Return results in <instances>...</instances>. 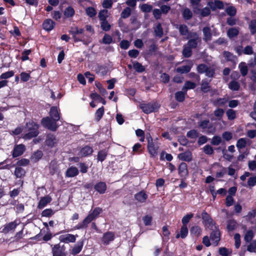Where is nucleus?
<instances>
[{"label": "nucleus", "instance_id": "obj_1", "mask_svg": "<svg viewBox=\"0 0 256 256\" xmlns=\"http://www.w3.org/2000/svg\"><path fill=\"white\" fill-rule=\"evenodd\" d=\"M69 32L72 36L74 42H81L84 44L88 45L92 40L91 36L85 32L84 28L78 26L72 27Z\"/></svg>", "mask_w": 256, "mask_h": 256}, {"label": "nucleus", "instance_id": "obj_2", "mask_svg": "<svg viewBox=\"0 0 256 256\" xmlns=\"http://www.w3.org/2000/svg\"><path fill=\"white\" fill-rule=\"evenodd\" d=\"M38 126L33 121H30L26 123L25 128V134L23 138L25 140H29L37 136L38 134Z\"/></svg>", "mask_w": 256, "mask_h": 256}, {"label": "nucleus", "instance_id": "obj_3", "mask_svg": "<svg viewBox=\"0 0 256 256\" xmlns=\"http://www.w3.org/2000/svg\"><path fill=\"white\" fill-rule=\"evenodd\" d=\"M140 108L145 114H150L157 111L160 108L159 104L156 102L142 103L140 106Z\"/></svg>", "mask_w": 256, "mask_h": 256}, {"label": "nucleus", "instance_id": "obj_4", "mask_svg": "<svg viewBox=\"0 0 256 256\" xmlns=\"http://www.w3.org/2000/svg\"><path fill=\"white\" fill-rule=\"evenodd\" d=\"M52 256H66V248L64 244L58 243L52 246Z\"/></svg>", "mask_w": 256, "mask_h": 256}, {"label": "nucleus", "instance_id": "obj_5", "mask_svg": "<svg viewBox=\"0 0 256 256\" xmlns=\"http://www.w3.org/2000/svg\"><path fill=\"white\" fill-rule=\"evenodd\" d=\"M62 233L63 232L61 231L60 232V235L58 236V240L60 242L65 244L75 242L76 238L78 236L77 234L74 235L68 233Z\"/></svg>", "mask_w": 256, "mask_h": 256}, {"label": "nucleus", "instance_id": "obj_6", "mask_svg": "<svg viewBox=\"0 0 256 256\" xmlns=\"http://www.w3.org/2000/svg\"><path fill=\"white\" fill-rule=\"evenodd\" d=\"M188 38L190 40L186 44L191 48H196L198 43L201 42V38L196 32L190 33Z\"/></svg>", "mask_w": 256, "mask_h": 256}, {"label": "nucleus", "instance_id": "obj_7", "mask_svg": "<svg viewBox=\"0 0 256 256\" xmlns=\"http://www.w3.org/2000/svg\"><path fill=\"white\" fill-rule=\"evenodd\" d=\"M56 122L49 117H46L42 120L41 122L44 127L51 130L56 131L58 127Z\"/></svg>", "mask_w": 256, "mask_h": 256}, {"label": "nucleus", "instance_id": "obj_8", "mask_svg": "<svg viewBox=\"0 0 256 256\" xmlns=\"http://www.w3.org/2000/svg\"><path fill=\"white\" fill-rule=\"evenodd\" d=\"M202 218L204 222L205 226L210 230H213L214 226V222L210 216L205 211L202 214Z\"/></svg>", "mask_w": 256, "mask_h": 256}, {"label": "nucleus", "instance_id": "obj_9", "mask_svg": "<svg viewBox=\"0 0 256 256\" xmlns=\"http://www.w3.org/2000/svg\"><path fill=\"white\" fill-rule=\"evenodd\" d=\"M220 230L215 228V230H214L211 232L210 235V240L212 241V244L214 246H216L218 244V242L220 240Z\"/></svg>", "mask_w": 256, "mask_h": 256}, {"label": "nucleus", "instance_id": "obj_10", "mask_svg": "<svg viewBox=\"0 0 256 256\" xmlns=\"http://www.w3.org/2000/svg\"><path fill=\"white\" fill-rule=\"evenodd\" d=\"M25 150V146L22 144L16 145L12 151V155L13 158H16L22 155Z\"/></svg>", "mask_w": 256, "mask_h": 256}, {"label": "nucleus", "instance_id": "obj_11", "mask_svg": "<svg viewBox=\"0 0 256 256\" xmlns=\"http://www.w3.org/2000/svg\"><path fill=\"white\" fill-rule=\"evenodd\" d=\"M207 4L212 10L224 8L223 2L220 0H215L214 2L209 0Z\"/></svg>", "mask_w": 256, "mask_h": 256}, {"label": "nucleus", "instance_id": "obj_12", "mask_svg": "<svg viewBox=\"0 0 256 256\" xmlns=\"http://www.w3.org/2000/svg\"><path fill=\"white\" fill-rule=\"evenodd\" d=\"M20 223V222L19 221L16 220L7 224L4 225L2 232L4 233H8L11 231H14Z\"/></svg>", "mask_w": 256, "mask_h": 256}, {"label": "nucleus", "instance_id": "obj_13", "mask_svg": "<svg viewBox=\"0 0 256 256\" xmlns=\"http://www.w3.org/2000/svg\"><path fill=\"white\" fill-rule=\"evenodd\" d=\"M114 238V233L111 232H108L104 234L102 242L103 244L106 245L110 242L113 241Z\"/></svg>", "mask_w": 256, "mask_h": 256}, {"label": "nucleus", "instance_id": "obj_14", "mask_svg": "<svg viewBox=\"0 0 256 256\" xmlns=\"http://www.w3.org/2000/svg\"><path fill=\"white\" fill-rule=\"evenodd\" d=\"M187 64L178 67L176 68V71L180 74L188 73L190 70L193 66V62L192 60H188Z\"/></svg>", "mask_w": 256, "mask_h": 256}, {"label": "nucleus", "instance_id": "obj_15", "mask_svg": "<svg viewBox=\"0 0 256 256\" xmlns=\"http://www.w3.org/2000/svg\"><path fill=\"white\" fill-rule=\"evenodd\" d=\"M46 145L50 147L55 146L58 142V140L52 134H48L45 141Z\"/></svg>", "mask_w": 256, "mask_h": 256}, {"label": "nucleus", "instance_id": "obj_16", "mask_svg": "<svg viewBox=\"0 0 256 256\" xmlns=\"http://www.w3.org/2000/svg\"><path fill=\"white\" fill-rule=\"evenodd\" d=\"M83 245V242H78L72 247V249L70 250V254L72 255H76L79 254L82 250Z\"/></svg>", "mask_w": 256, "mask_h": 256}, {"label": "nucleus", "instance_id": "obj_17", "mask_svg": "<svg viewBox=\"0 0 256 256\" xmlns=\"http://www.w3.org/2000/svg\"><path fill=\"white\" fill-rule=\"evenodd\" d=\"M178 174L180 176L185 178L188 175L187 165L185 162H182L178 166Z\"/></svg>", "mask_w": 256, "mask_h": 256}, {"label": "nucleus", "instance_id": "obj_18", "mask_svg": "<svg viewBox=\"0 0 256 256\" xmlns=\"http://www.w3.org/2000/svg\"><path fill=\"white\" fill-rule=\"evenodd\" d=\"M52 198L48 196L42 198L38 202V208L39 209L43 208L48 204H49L52 201Z\"/></svg>", "mask_w": 256, "mask_h": 256}, {"label": "nucleus", "instance_id": "obj_19", "mask_svg": "<svg viewBox=\"0 0 256 256\" xmlns=\"http://www.w3.org/2000/svg\"><path fill=\"white\" fill-rule=\"evenodd\" d=\"M202 32L204 34V40L206 42L210 41L212 40V30L208 26H205L202 29Z\"/></svg>", "mask_w": 256, "mask_h": 256}, {"label": "nucleus", "instance_id": "obj_20", "mask_svg": "<svg viewBox=\"0 0 256 256\" xmlns=\"http://www.w3.org/2000/svg\"><path fill=\"white\" fill-rule=\"evenodd\" d=\"M78 169L75 166H72L67 170L66 176L68 178L74 177L78 175Z\"/></svg>", "mask_w": 256, "mask_h": 256}, {"label": "nucleus", "instance_id": "obj_21", "mask_svg": "<svg viewBox=\"0 0 256 256\" xmlns=\"http://www.w3.org/2000/svg\"><path fill=\"white\" fill-rule=\"evenodd\" d=\"M178 158L184 161L190 162L192 160V154L190 151H187L184 152L178 155Z\"/></svg>", "mask_w": 256, "mask_h": 256}, {"label": "nucleus", "instance_id": "obj_22", "mask_svg": "<svg viewBox=\"0 0 256 256\" xmlns=\"http://www.w3.org/2000/svg\"><path fill=\"white\" fill-rule=\"evenodd\" d=\"M55 26V22L51 19H47L45 20L43 23L44 28L47 30L50 31L52 30Z\"/></svg>", "mask_w": 256, "mask_h": 256}, {"label": "nucleus", "instance_id": "obj_23", "mask_svg": "<svg viewBox=\"0 0 256 256\" xmlns=\"http://www.w3.org/2000/svg\"><path fill=\"white\" fill-rule=\"evenodd\" d=\"M154 33L156 36L162 38L164 34L163 28L160 22L156 24L154 27Z\"/></svg>", "mask_w": 256, "mask_h": 256}, {"label": "nucleus", "instance_id": "obj_24", "mask_svg": "<svg viewBox=\"0 0 256 256\" xmlns=\"http://www.w3.org/2000/svg\"><path fill=\"white\" fill-rule=\"evenodd\" d=\"M50 118L58 121L60 119L59 113L56 106H52L50 112Z\"/></svg>", "mask_w": 256, "mask_h": 256}, {"label": "nucleus", "instance_id": "obj_25", "mask_svg": "<svg viewBox=\"0 0 256 256\" xmlns=\"http://www.w3.org/2000/svg\"><path fill=\"white\" fill-rule=\"evenodd\" d=\"M92 152L93 150L92 148L88 146H86L81 149L78 155L81 156H87L90 155Z\"/></svg>", "mask_w": 256, "mask_h": 256}, {"label": "nucleus", "instance_id": "obj_26", "mask_svg": "<svg viewBox=\"0 0 256 256\" xmlns=\"http://www.w3.org/2000/svg\"><path fill=\"white\" fill-rule=\"evenodd\" d=\"M148 148L151 156H154L156 154L157 148L155 146L152 140H151V141L149 139L148 140Z\"/></svg>", "mask_w": 256, "mask_h": 256}, {"label": "nucleus", "instance_id": "obj_27", "mask_svg": "<svg viewBox=\"0 0 256 256\" xmlns=\"http://www.w3.org/2000/svg\"><path fill=\"white\" fill-rule=\"evenodd\" d=\"M135 198L140 202H144L148 198V195L144 191H141L135 194Z\"/></svg>", "mask_w": 256, "mask_h": 256}, {"label": "nucleus", "instance_id": "obj_28", "mask_svg": "<svg viewBox=\"0 0 256 256\" xmlns=\"http://www.w3.org/2000/svg\"><path fill=\"white\" fill-rule=\"evenodd\" d=\"M94 188L100 194H104L106 189V186L105 182H99L95 185Z\"/></svg>", "mask_w": 256, "mask_h": 256}, {"label": "nucleus", "instance_id": "obj_29", "mask_svg": "<svg viewBox=\"0 0 256 256\" xmlns=\"http://www.w3.org/2000/svg\"><path fill=\"white\" fill-rule=\"evenodd\" d=\"M211 11L210 7L206 6L202 9L198 8V12H195L196 14H200L202 17H206L210 14Z\"/></svg>", "mask_w": 256, "mask_h": 256}, {"label": "nucleus", "instance_id": "obj_30", "mask_svg": "<svg viewBox=\"0 0 256 256\" xmlns=\"http://www.w3.org/2000/svg\"><path fill=\"white\" fill-rule=\"evenodd\" d=\"M188 234V229L186 226H182L180 228V234H178L176 236V238H178L180 237L182 238H185Z\"/></svg>", "mask_w": 256, "mask_h": 256}, {"label": "nucleus", "instance_id": "obj_31", "mask_svg": "<svg viewBox=\"0 0 256 256\" xmlns=\"http://www.w3.org/2000/svg\"><path fill=\"white\" fill-rule=\"evenodd\" d=\"M176 28L178 29L180 34L182 36H186L188 33V28L185 24L177 25Z\"/></svg>", "mask_w": 256, "mask_h": 256}, {"label": "nucleus", "instance_id": "obj_32", "mask_svg": "<svg viewBox=\"0 0 256 256\" xmlns=\"http://www.w3.org/2000/svg\"><path fill=\"white\" fill-rule=\"evenodd\" d=\"M42 151L37 150L31 156L30 160L33 162H36L42 158Z\"/></svg>", "mask_w": 256, "mask_h": 256}, {"label": "nucleus", "instance_id": "obj_33", "mask_svg": "<svg viewBox=\"0 0 256 256\" xmlns=\"http://www.w3.org/2000/svg\"><path fill=\"white\" fill-rule=\"evenodd\" d=\"M26 172L20 166L16 168L14 171V175L17 178H21L23 177L25 174Z\"/></svg>", "mask_w": 256, "mask_h": 256}, {"label": "nucleus", "instance_id": "obj_34", "mask_svg": "<svg viewBox=\"0 0 256 256\" xmlns=\"http://www.w3.org/2000/svg\"><path fill=\"white\" fill-rule=\"evenodd\" d=\"M200 1L201 0H190L194 12H198V8L201 6Z\"/></svg>", "mask_w": 256, "mask_h": 256}, {"label": "nucleus", "instance_id": "obj_35", "mask_svg": "<svg viewBox=\"0 0 256 256\" xmlns=\"http://www.w3.org/2000/svg\"><path fill=\"white\" fill-rule=\"evenodd\" d=\"M75 14L74 9L72 6L66 8L64 12V15L66 18H71Z\"/></svg>", "mask_w": 256, "mask_h": 256}, {"label": "nucleus", "instance_id": "obj_36", "mask_svg": "<svg viewBox=\"0 0 256 256\" xmlns=\"http://www.w3.org/2000/svg\"><path fill=\"white\" fill-rule=\"evenodd\" d=\"M133 68L138 72H142L145 70L144 67L137 62H133Z\"/></svg>", "mask_w": 256, "mask_h": 256}, {"label": "nucleus", "instance_id": "obj_37", "mask_svg": "<svg viewBox=\"0 0 256 256\" xmlns=\"http://www.w3.org/2000/svg\"><path fill=\"white\" fill-rule=\"evenodd\" d=\"M192 54V48L188 46L186 44L184 46L182 50V54L185 58H189L191 56Z\"/></svg>", "mask_w": 256, "mask_h": 256}, {"label": "nucleus", "instance_id": "obj_38", "mask_svg": "<svg viewBox=\"0 0 256 256\" xmlns=\"http://www.w3.org/2000/svg\"><path fill=\"white\" fill-rule=\"evenodd\" d=\"M238 68L242 76H246L248 74V66L245 62H240L238 65Z\"/></svg>", "mask_w": 256, "mask_h": 256}, {"label": "nucleus", "instance_id": "obj_39", "mask_svg": "<svg viewBox=\"0 0 256 256\" xmlns=\"http://www.w3.org/2000/svg\"><path fill=\"white\" fill-rule=\"evenodd\" d=\"M237 224L236 220H229L228 222L227 229L228 231L234 230L236 227Z\"/></svg>", "mask_w": 256, "mask_h": 256}, {"label": "nucleus", "instance_id": "obj_40", "mask_svg": "<svg viewBox=\"0 0 256 256\" xmlns=\"http://www.w3.org/2000/svg\"><path fill=\"white\" fill-rule=\"evenodd\" d=\"M192 13L188 8H186L183 10L182 16L185 20H188L192 18Z\"/></svg>", "mask_w": 256, "mask_h": 256}, {"label": "nucleus", "instance_id": "obj_41", "mask_svg": "<svg viewBox=\"0 0 256 256\" xmlns=\"http://www.w3.org/2000/svg\"><path fill=\"white\" fill-rule=\"evenodd\" d=\"M238 34V30L236 28H230L227 32L228 36L229 38H232L236 36Z\"/></svg>", "mask_w": 256, "mask_h": 256}, {"label": "nucleus", "instance_id": "obj_42", "mask_svg": "<svg viewBox=\"0 0 256 256\" xmlns=\"http://www.w3.org/2000/svg\"><path fill=\"white\" fill-rule=\"evenodd\" d=\"M104 114V106H102L99 108L96 112L95 114V118L96 120L97 121H99L100 119L102 118Z\"/></svg>", "mask_w": 256, "mask_h": 256}, {"label": "nucleus", "instance_id": "obj_43", "mask_svg": "<svg viewBox=\"0 0 256 256\" xmlns=\"http://www.w3.org/2000/svg\"><path fill=\"white\" fill-rule=\"evenodd\" d=\"M246 140L245 138H241L239 139L236 142V146L239 150L246 147Z\"/></svg>", "mask_w": 256, "mask_h": 256}, {"label": "nucleus", "instance_id": "obj_44", "mask_svg": "<svg viewBox=\"0 0 256 256\" xmlns=\"http://www.w3.org/2000/svg\"><path fill=\"white\" fill-rule=\"evenodd\" d=\"M100 26L103 30L108 31L111 28L110 24L106 20H103L100 21Z\"/></svg>", "mask_w": 256, "mask_h": 256}, {"label": "nucleus", "instance_id": "obj_45", "mask_svg": "<svg viewBox=\"0 0 256 256\" xmlns=\"http://www.w3.org/2000/svg\"><path fill=\"white\" fill-rule=\"evenodd\" d=\"M228 88L232 90H238L240 88V84L236 81H232L228 84Z\"/></svg>", "mask_w": 256, "mask_h": 256}, {"label": "nucleus", "instance_id": "obj_46", "mask_svg": "<svg viewBox=\"0 0 256 256\" xmlns=\"http://www.w3.org/2000/svg\"><path fill=\"white\" fill-rule=\"evenodd\" d=\"M86 14L90 18L94 16L96 14V10L92 7H88L86 8Z\"/></svg>", "mask_w": 256, "mask_h": 256}, {"label": "nucleus", "instance_id": "obj_47", "mask_svg": "<svg viewBox=\"0 0 256 256\" xmlns=\"http://www.w3.org/2000/svg\"><path fill=\"white\" fill-rule=\"evenodd\" d=\"M108 11L106 10H101L98 13V18L100 20H106L108 16Z\"/></svg>", "mask_w": 256, "mask_h": 256}, {"label": "nucleus", "instance_id": "obj_48", "mask_svg": "<svg viewBox=\"0 0 256 256\" xmlns=\"http://www.w3.org/2000/svg\"><path fill=\"white\" fill-rule=\"evenodd\" d=\"M190 232L192 234L198 236L200 234L202 230L199 226H194L191 228Z\"/></svg>", "mask_w": 256, "mask_h": 256}, {"label": "nucleus", "instance_id": "obj_49", "mask_svg": "<svg viewBox=\"0 0 256 256\" xmlns=\"http://www.w3.org/2000/svg\"><path fill=\"white\" fill-rule=\"evenodd\" d=\"M254 237V232L252 230H248L245 234L244 240L246 242H250Z\"/></svg>", "mask_w": 256, "mask_h": 256}, {"label": "nucleus", "instance_id": "obj_50", "mask_svg": "<svg viewBox=\"0 0 256 256\" xmlns=\"http://www.w3.org/2000/svg\"><path fill=\"white\" fill-rule=\"evenodd\" d=\"M196 87V84L194 82L190 81H186L185 83L184 86L182 90L186 91L188 90L193 89Z\"/></svg>", "mask_w": 256, "mask_h": 256}, {"label": "nucleus", "instance_id": "obj_51", "mask_svg": "<svg viewBox=\"0 0 256 256\" xmlns=\"http://www.w3.org/2000/svg\"><path fill=\"white\" fill-rule=\"evenodd\" d=\"M226 114L229 120H233L236 117V112L232 109L228 110L226 112Z\"/></svg>", "mask_w": 256, "mask_h": 256}, {"label": "nucleus", "instance_id": "obj_52", "mask_svg": "<svg viewBox=\"0 0 256 256\" xmlns=\"http://www.w3.org/2000/svg\"><path fill=\"white\" fill-rule=\"evenodd\" d=\"M227 14L230 16H234L236 14V10L232 6H230L226 9Z\"/></svg>", "mask_w": 256, "mask_h": 256}, {"label": "nucleus", "instance_id": "obj_53", "mask_svg": "<svg viewBox=\"0 0 256 256\" xmlns=\"http://www.w3.org/2000/svg\"><path fill=\"white\" fill-rule=\"evenodd\" d=\"M107 152L104 150H102L98 152L97 159L102 162L105 160Z\"/></svg>", "mask_w": 256, "mask_h": 256}, {"label": "nucleus", "instance_id": "obj_54", "mask_svg": "<svg viewBox=\"0 0 256 256\" xmlns=\"http://www.w3.org/2000/svg\"><path fill=\"white\" fill-rule=\"evenodd\" d=\"M194 214H188L184 216L182 220V222L183 224L182 226H186L190 218H192Z\"/></svg>", "mask_w": 256, "mask_h": 256}, {"label": "nucleus", "instance_id": "obj_55", "mask_svg": "<svg viewBox=\"0 0 256 256\" xmlns=\"http://www.w3.org/2000/svg\"><path fill=\"white\" fill-rule=\"evenodd\" d=\"M185 92H178L176 93L175 97L176 100L178 102H182L184 100Z\"/></svg>", "mask_w": 256, "mask_h": 256}, {"label": "nucleus", "instance_id": "obj_56", "mask_svg": "<svg viewBox=\"0 0 256 256\" xmlns=\"http://www.w3.org/2000/svg\"><path fill=\"white\" fill-rule=\"evenodd\" d=\"M131 14V9L127 7L124 8L121 13V17L123 18H128Z\"/></svg>", "mask_w": 256, "mask_h": 256}, {"label": "nucleus", "instance_id": "obj_57", "mask_svg": "<svg viewBox=\"0 0 256 256\" xmlns=\"http://www.w3.org/2000/svg\"><path fill=\"white\" fill-rule=\"evenodd\" d=\"M102 43L109 44L113 42L112 37L108 34H105L102 38Z\"/></svg>", "mask_w": 256, "mask_h": 256}, {"label": "nucleus", "instance_id": "obj_58", "mask_svg": "<svg viewBox=\"0 0 256 256\" xmlns=\"http://www.w3.org/2000/svg\"><path fill=\"white\" fill-rule=\"evenodd\" d=\"M186 136L190 138L195 139L198 136V132L196 130H191L187 132Z\"/></svg>", "mask_w": 256, "mask_h": 256}, {"label": "nucleus", "instance_id": "obj_59", "mask_svg": "<svg viewBox=\"0 0 256 256\" xmlns=\"http://www.w3.org/2000/svg\"><path fill=\"white\" fill-rule=\"evenodd\" d=\"M201 90L204 92H208L210 90L208 82L204 80H202L201 84Z\"/></svg>", "mask_w": 256, "mask_h": 256}, {"label": "nucleus", "instance_id": "obj_60", "mask_svg": "<svg viewBox=\"0 0 256 256\" xmlns=\"http://www.w3.org/2000/svg\"><path fill=\"white\" fill-rule=\"evenodd\" d=\"M256 250V241H253L247 246V250L250 252H255Z\"/></svg>", "mask_w": 256, "mask_h": 256}, {"label": "nucleus", "instance_id": "obj_61", "mask_svg": "<svg viewBox=\"0 0 256 256\" xmlns=\"http://www.w3.org/2000/svg\"><path fill=\"white\" fill-rule=\"evenodd\" d=\"M140 8L144 12H149L152 10V6L150 4H144L141 6Z\"/></svg>", "mask_w": 256, "mask_h": 256}, {"label": "nucleus", "instance_id": "obj_62", "mask_svg": "<svg viewBox=\"0 0 256 256\" xmlns=\"http://www.w3.org/2000/svg\"><path fill=\"white\" fill-rule=\"evenodd\" d=\"M224 56L228 61H233L235 58V56H234V54L228 52H224Z\"/></svg>", "mask_w": 256, "mask_h": 256}, {"label": "nucleus", "instance_id": "obj_63", "mask_svg": "<svg viewBox=\"0 0 256 256\" xmlns=\"http://www.w3.org/2000/svg\"><path fill=\"white\" fill-rule=\"evenodd\" d=\"M248 184L250 187L254 186L256 185V176L250 177L248 180Z\"/></svg>", "mask_w": 256, "mask_h": 256}, {"label": "nucleus", "instance_id": "obj_64", "mask_svg": "<svg viewBox=\"0 0 256 256\" xmlns=\"http://www.w3.org/2000/svg\"><path fill=\"white\" fill-rule=\"evenodd\" d=\"M249 28L252 34H254L256 32V22L254 20H252L250 22Z\"/></svg>", "mask_w": 256, "mask_h": 256}]
</instances>
